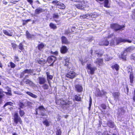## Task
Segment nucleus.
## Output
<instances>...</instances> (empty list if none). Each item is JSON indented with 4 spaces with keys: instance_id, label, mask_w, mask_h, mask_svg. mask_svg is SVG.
Instances as JSON below:
<instances>
[{
    "instance_id": "nucleus-55",
    "label": "nucleus",
    "mask_w": 135,
    "mask_h": 135,
    "mask_svg": "<svg viewBox=\"0 0 135 135\" xmlns=\"http://www.w3.org/2000/svg\"><path fill=\"white\" fill-rule=\"evenodd\" d=\"M101 96H102V95H103L104 94H106V93L104 90H102L101 91Z\"/></svg>"
},
{
    "instance_id": "nucleus-8",
    "label": "nucleus",
    "mask_w": 135,
    "mask_h": 135,
    "mask_svg": "<svg viewBox=\"0 0 135 135\" xmlns=\"http://www.w3.org/2000/svg\"><path fill=\"white\" fill-rule=\"evenodd\" d=\"M111 27L114 29L116 31L120 30L123 28L124 27V25L119 26L116 24H113L111 25Z\"/></svg>"
},
{
    "instance_id": "nucleus-49",
    "label": "nucleus",
    "mask_w": 135,
    "mask_h": 135,
    "mask_svg": "<svg viewBox=\"0 0 135 135\" xmlns=\"http://www.w3.org/2000/svg\"><path fill=\"white\" fill-rule=\"evenodd\" d=\"M13 104H14L13 103H12L11 102H9V105L13 106ZM13 106L11 107L10 108L9 107V109L11 110V109H13Z\"/></svg>"
},
{
    "instance_id": "nucleus-17",
    "label": "nucleus",
    "mask_w": 135,
    "mask_h": 135,
    "mask_svg": "<svg viewBox=\"0 0 135 135\" xmlns=\"http://www.w3.org/2000/svg\"><path fill=\"white\" fill-rule=\"evenodd\" d=\"M94 63L97 64V66H99L102 65L103 64V60L101 59H98L96 61H95Z\"/></svg>"
},
{
    "instance_id": "nucleus-19",
    "label": "nucleus",
    "mask_w": 135,
    "mask_h": 135,
    "mask_svg": "<svg viewBox=\"0 0 135 135\" xmlns=\"http://www.w3.org/2000/svg\"><path fill=\"white\" fill-rule=\"evenodd\" d=\"M68 50L66 46H62L60 49V51L61 53L65 54L66 53Z\"/></svg>"
},
{
    "instance_id": "nucleus-28",
    "label": "nucleus",
    "mask_w": 135,
    "mask_h": 135,
    "mask_svg": "<svg viewBox=\"0 0 135 135\" xmlns=\"http://www.w3.org/2000/svg\"><path fill=\"white\" fill-rule=\"evenodd\" d=\"M119 66L117 64H115L114 65H113L112 66V68L113 69H115L117 71L119 70Z\"/></svg>"
},
{
    "instance_id": "nucleus-48",
    "label": "nucleus",
    "mask_w": 135,
    "mask_h": 135,
    "mask_svg": "<svg viewBox=\"0 0 135 135\" xmlns=\"http://www.w3.org/2000/svg\"><path fill=\"white\" fill-rule=\"evenodd\" d=\"M19 105L20 107L22 108H23L25 107V105L22 103H20L19 104Z\"/></svg>"
},
{
    "instance_id": "nucleus-64",
    "label": "nucleus",
    "mask_w": 135,
    "mask_h": 135,
    "mask_svg": "<svg viewBox=\"0 0 135 135\" xmlns=\"http://www.w3.org/2000/svg\"><path fill=\"white\" fill-rule=\"evenodd\" d=\"M14 31H12V32H11V33L10 34L9 33V36H12L13 35Z\"/></svg>"
},
{
    "instance_id": "nucleus-3",
    "label": "nucleus",
    "mask_w": 135,
    "mask_h": 135,
    "mask_svg": "<svg viewBox=\"0 0 135 135\" xmlns=\"http://www.w3.org/2000/svg\"><path fill=\"white\" fill-rule=\"evenodd\" d=\"M88 68V72L89 74L93 75L94 73V71L97 69L95 67H92V65L90 64H88L87 66Z\"/></svg>"
},
{
    "instance_id": "nucleus-30",
    "label": "nucleus",
    "mask_w": 135,
    "mask_h": 135,
    "mask_svg": "<svg viewBox=\"0 0 135 135\" xmlns=\"http://www.w3.org/2000/svg\"><path fill=\"white\" fill-rule=\"evenodd\" d=\"M134 49V47H133L131 46L126 49L124 51H126L127 52H131V51L133 50Z\"/></svg>"
},
{
    "instance_id": "nucleus-27",
    "label": "nucleus",
    "mask_w": 135,
    "mask_h": 135,
    "mask_svg": "<svg viewBox=\"0 0 135 135\" xmlns=\"http://www.w3.org/2000/svg\"><path fill=\"white\" fill-rule=\"evenodd\" d=\"M110 127L113 128L114 127V123L112 121H109L107 124Z\"/></svg>"
},
{
    "instance_id": "nucleus-15",
    "label": "nucleus",
    "mask_w": 135,
    "mask_h": 135,
    "mask_svg": "<svg viewBox=\"0 0 135 135\" xmlns=\"http://www.w3.org/2000/svg\"><path fill=\"white\" fill-rule=\"evenodd\" d=\"M120 93L119 92H115L113 94V95L114 98V100L116 101L118 100L120 96Z\"/></svg>"
},
{
    "instance_id": "nucleus-38",
    "label": "nucleus",
    "mask_w": 135,
    "mask_h": 135,
    "mask_svg": "<svg viewBox=\"0 0 135 135\" xmlns=\"http://www.w3.org/2000/svg\"><path fill=\"white\" fill-rule=\"evenodd\" d=\"M112 59V57H109L108 55H106L105 56V60L107 61H109Z\"/></svg>"
},
{
    "instance_id": "nucleus-24",
    "label": "nucleus",
    "mask_w": 135,
    "mask_h": 135,
    "mask_svg": "<svg viewBox=\"0 0 135 135\" xmlns=\"http://www.w3.org/2000/svg\"><path fill=\"white\" fill-rule=\"evenodd\" d=\"M75 6L77 8L80 9H83L85 7V5H82L80 4H77L75 5Z\"/></svg>"
},
{
    "instance_id": "nucleus-46",
    "label": "nucleus",
    "mask_w": 135,
    "mask_h": 135,
    "mask_svg": "<svg viewBox=\"0 0 135 135\" xmlns=\"http://www.w3.org/2000/svg\"><path fill=\"white\" fill-rule=\"evenodd\" d=\"M92 103V99L90 97L89 99V107L88 108V109L89 110L90 109V108L91 105Z\"/></svg>"
},
{
    "instance_id": "nucleus-14",
    "label": "nucleus",
    "mask_w": 135,
    "mask_h": 135,
    "mask_svg": "<svg viewBox=\"0 0 135 135\" xmlns=\"http://www.w3.org/2000/svg\"><path fill=\"white\" fill-rule=\"evenodd\" d=\"M75 90L78 92H81L83 91V88L82 86L79 85H76L75 86Z\"/></svg>"
},
{
    "instance_id": "nucleus-54",
    "label": "nucleus",
    "mask_w": 135,
    "mask_h": 135,
    "mask_svg": "<svg viewBox=\"0 0 135 135\" xmlns=\"http://www.w3.org/2000/svg\"><path fill=\"white\" fill-rule=\"evenodd\" d=\"M27 104L28 106H31L32 105V103L30 102L27 101Z\"/></svg>"
},
{
    "instance_id": "nucleus-18",
    "label": "nucleus",
    "mask_w": 135,
    "mask_h": 135,
    "mask_svg": "<svg viewBox=\"0 0 135 135\" xmlns=\"http://www.w3.org/2000/svg\"><path fill=\"white\" fill-rule=\"evenodd\" d=\"M23 81L24 83L28 84L30 86H32L33 85V83L31 81L25 78L23 79Z\"/></svg>"
},
{
    "instance_id": "nucleus-22",
    "label": "nucleus",
    "mask_w": 135,
    "mask_h": 135,
    "mask_svg": "<svg viewBox=\"0 0 135 135\" xmlns=\"http://www.w3.org/2000/svg\"><path fill=\"white\" fill-rule=\"evenodd\" d=\"M127 55V53L126 51H124L123 52H122L120 58L123 60L125 61L126 60V56Z\"/></svg>"
},
{
    "instance_id": "nucleus-62",
    "label": "nucleus",
    "mask_w": 135,
    "mask_h": 135,
    "mask_svg": "<svg viewBox=\"0 0 135 135\" xmlns=\"http://www.w3.org/2000/svg\"><path fill=\"white\" fill-rule=\"evenodd\" d=\"M3 92L2 91V90L1 89H0V95H4L3 94Z\"/></svg>"
},
{
    "instance_id": "nucleus-35",
    "label": "nucleus",
    "mask_w": 135,
    "mask_h": 135,
    "mask_svg": "<svg viewBox=\"0 0 135 135\" xmlns=\"http://www.w3.org/2000/svg\"><path fill=\"white\" fill-rule=\"evenodd\" d=\"M96 95L97 97L101 96V91L99 89L97 90V92L96 93Z\"/></svg>"
},
{
    "instance_id": "nucleus-61",
    "label": "nucleus",
    "mask_w": 135,
    "mask_h": 135,
    "mask_svg": "<svg viewBox=\"0 0 135 135\" xmlns=\"http://www.w3.org/2000/svg\"><path fill=\"white\" fill-rule=\"evenodd\" d=\"M27 1L29 2L30 4H32V3L33 2V1L32 0H27Z\"/></svg>"
},
{
    "instance_id": "nucleus-58",
    "label": "nucleus",
    "mask_w": 135,
    "mask_h": 135,
    "mask_svg": "<svg viewBox=\"0 0 135 135\" xmlns=\"http://www.w3.org/2000/svg\"><path fill=\"white\" fill-rule=\"evenodd\" d=\"M101 107L104 109H105L106 108V106L104 104H102L101 105Z\"/></svg>"
},
{
    "instance_id": "nucleus-26",
    "label": "nucleus",
    "mask_w": 135,
    "mask_h": 135,
    "mask_svg": "<svg viewBox=\"0 0 135 135\" xmlns=\"http://www.w3.org/2000/svg\"><path fill=\"white\" fill-rule=\"evenodd\" d=\"M59 8L61 9H64L65 8V5L62 3L60 2L58 5Z\"/></svg>"
},
{
    "instance_id": "nucleus-51",
    "label": "nucleus",
    "mask_w": 135,
    "mask_h": 135,
    "mask_svg": "<svg viewBox=\"0 0 135 135\" xmlns=\"http://www.w3.org/2000/svg\"><path fill=\"white\" fill-rule=\"evenodd\" d=\"M10 66L12 68H14L15 67V65L13 63L11 62L10 63Z\"/></svg>"
},
{
    "instance_id": "nucleus-43",
    "label": "nucleus",
    "mask_w": 135,
    "mask_h": 135,
    "mask_svg": "<svg viewBox=\"0 0 135 135\" xmlns=\"http://www.w3.org/2000/svg\"><path fill=\"white\" fill-rule=\"evenodd\" d=\"M96 53L98 54V56H102V55L103 54V52L102 50L101 51L98 52V51H95Z\"/></svg>"
},
{
    "instance_id": "nucleus-44",
    "label": "nucleus",
    "mask_w": 135,
    "mask_h": 135,
    "mask_svg": "<svg viewBox=\"0 0 135 135\" xmlns=\"http://www.w3.org/2000/svg\"><path fill=\"white\" fill-rule=\"evenodd\" d=\"M53 76L52 75H50L49 76H48V77H47V80L48 83H49L50 85V81L49 80V79H50L51 80Z\"/></svg>"
},
{
    "instance_id": "nucleus-5",
    "label": "nucleus",
    "mask_w": 135,
    "mask_h": 135,
    "mask_svg": "<svg viewBox=\"0 0 135 135\" xmlns=\"http://www.w3.org/2000/svg\"><path fill=\"white\" fill-rule=\"evenodd\" d=\"M97 15L95 13H93L90 14H87L86 15H84L82 16H81L80 17H83V18H92L96 17Z\"/></svg>"
},
{
    "instance_id": "nucleus-29",
    "label": "nucleus",
    "mask_w": 135,
    "mask_h": 135,
    "mask_svg": "<svg viewBox=\"0 0 135 135\" xmlns=\"http://www.w3.org/2000/svg\"><path fill=\"white\" fill-rule=\"evenodd\" d=\"M49 26L51 28H52L54 30L56 29L57 28L56 25L52 23H50Z\"/></svg>"
},
{
    "instance_id": "nucleus-37",
    "label": "nucleus",
    "mask_w": 135,
    "mask_h": 135,
    "mask_svg": "<svg viewBox=\"0 0 135 135\" xmlns=\"http://www.w3.org/2000/svg\"><path fill=\"white\" fill-rule=\"evenodd\" d=\"M43 123L46 126H48L49 125V123L47 120H46L44 121H43Z\"/></svg>"
},
{
    "instance_id": "nucleus-12",
    "label": "nucleus",
    "mask_w": 135,
    "mask_h": 135,
    "mask_svg": "<svg viewBox=\"0 0 135 135\" xmlns=\"http://www.w3.org/2000/svg\"><path fill=\"white\" fill-rule=\"evenodd\" d=\"M61 39L62 44H68L70 43V42L68 41L67 38L64 36H62L61 37Z\"/></svg>"
},
{
    "instance_id": "nucleus-34",
    "label": "nucleus",
    "mask_w": 135,
    "mask_h": 135,
    "mask_svg": "<svg viewBox=\"0 0 135 135\" xmlns=\"http://www.w3.org/2000/svg\"><path fill=\"white\" fill-rule=\"evenodd\" d=\"M26 34L27 37L28 38H30L33 36V35L30 34L27 31L26 32Z\"/></svg>"
},
{
    "instance_id": "nucleus-9",
    "label": "nucleus",
    "mask_w": 135,
    "mask_h": 135,
    "mask_svg": "<svg viewBox=\"0 0 135 135\" xmlns=\"http://www.w3.org/2000/svg\"><path fill=\"white\" fill-rule=\"evenodd\" d=\"M37 110H38L39 111L40 113L42 116H44L45 115V114L44 112L46 111V110L43 106L39 107L37 109Z\"/></svg>"
},
{
    "instance_id": "nucleus-16",
    "label": "nucleus",
    "mask_w": 135,
    "mask_h": 135,
    "mask_svg": "<svg viewBox=\"0 0 135 135\" xmlns=\"http://www.w3.org/2000/svg\"><path fill=\"white\" fill-rule=\"evenodd\" d=\"M125 111L123 108L121 107L119 108L118 109L117 114L119 116H121L123 114L125 113Z\"/></svg>"
},
{
    "instance_id": "nucleus-36",
    "label": "nucleus",
    "mask_w": 135,
    "mask_h": 135,
    "mask_svg": "<svg viewBox=\"0 0 135 135\" xmlns=\"http://www.w3.org/2000/svg\"><path fill=\"white\" fill-rule=\"evenodd\" d=\"M129 78L130 81L131 83H132L133 80V76L132 73H131L130 75Z\"/></svg>"
},
{
    "instance_id": "nucleus-13",
    "label": "nucleus",
    "mask_w": 135,
    "mask_h": 135,
    "mask_svg": "<svg viewBox=\"0 0 135 135\" xmlns=\"http://www.w3.org/2000/svg\"><path fill=\"white\" fill-rule=\"evenodd\" d=\"M38 80L39 81V83L40 84H43L46 81L45 78L42 77H39Z\"/></svg>"
},
{
    "instance_id": "nucleus-63",
    "label": "nucleus",
    "mask_w": 135,
    "mask_h": 135,
    "mask_svg": "<svg viewBox=\"0 0 135 135\" xmlns=\"http://www.w3.org/2000/svg\"><path fill=\"white\" fill-rule=\"evenodd\" d=\"M103 135H109L107 131H105L104 132Z\"/></svg>"
},
{
    "instance_id": "nucleus-59",
    "label": "nucleus",
    "mask_w": 135,
    "mask_h": 135,
    "mask_svg": "<svg viewBox=\"0 0 135 135\" xmlns=\"http://www.w3.org/2000/svg\"><path fill=\"white\" fill-rule=\"evenodd\" d=\"M3 33L6 35H8V33L7 31L6 30H4L3 31Z\"/></svg>"
},
{
    "instance_id": "nucleus-60",
    "label": "nucleus",
    "mask_w": 135,
    "mask_h": 135,
    "mask_svg": "<svg viewBox=\"0 0 135 135\" xmlns=\"http://www.w3.org/2000/svg\"><path fill=\"white\" fill-rule=\"evenodd\" d=\"M12 47L13 48H15L16 47V45L15 44L12 43Z\"/></svg>"
},
{
    "instance_id": "nucleus-21",
    "label": "nucleus",
    "mask_w": 135,
    "mask_h": 135,
    "mask_svg": "<svg viewBox=\"0 0 135 135\" xmlns=\"http://www.w3.org/2000/svg\"><path fill=\"white\" fill-rule=\"evenodd\" d=\"M45 10L40 7L37 8L36 9L35 11V13L36 14H39V13L44 12Z\"/></svg>"
},
{
    "instance_id": "nucleus-53",
    "label": "nucleus",
    "mask_w": 135,
    "mask_h": 135,
    "mask_svg": "<svg viewBox=\"0 0 135 135\" xmlns=\"http://www.w3.org/2000/svg\"><path fill=\"white\" fill-rule=\"evenodd\" d=\"M4 95H0V104L2 103V98Z\"/></svg>"
},
{
    "instance_id": "nucleus-56",
    "label": "nucleus",
    "mask_w": 135,
    "mask_h": 135,
    "mask_svg": "<svg viewBox=\"0 0 135 135\" xmlns=\"http://www.w3.org/2000/svg\"><path fill=\"white\" fill-rule=\"evenodd\" d=\"M132 17L134 18H135V9H134L133 11Z\"/></svg>"
},
{
    "instance_id": "nucleus-2",
    "label": "nucleus",
    "mask_w": 135,
    "mask_h": 135,
    "mask_svg": "<svg viewBox=\"0 0 135 135\" xmlns=\"http://www.w3.org/2000/svg\"><path fill=\"white\" fill-rule=\"evenodd\" d=\"M57 104L62 105V107L64 109H66L68 106V105L67 102H65L64 100L62 99L57 100H56Z\"/></svg>"
},
{
    "instance_id": "nucleus-47",
    "label": "nucleus",
    "mask_w": 135,
    "mask_h": 135,
    "mask_svg": "<svg viewBox=\"0 0 135 135\" xmlns=\"http://www.w3.org/2000/svg\"><path fill=\"white\" fill-rule=\"evenodd\" d=\"M59 16L56 13H55L53 14V17L54 18H59Z\"/></svg>"
},
{
    "instance_id": "nucleus-50",
    "label": "nucleus",
    "mask_w": 135,
    "mask_h": 135,
    "mask_svg": "<svg viewBox=\"0 0 135 135\" xmlns=\"http://www.w3.org/2000/svg\"><path fill=\"white\" fill-rule=\"evenodd\" d=\"M61 131L60 130H57L56 132V135H61Z\"/></svg>"
},
{
    "instance_id": "nucleus-11",
    "label": "nucleus",
    "mask_w": 135,
    "mask_h": 135,
    "mask_svg": "<svg viewBox=\"0 0 135 135\" xmlns=\"http://www.w3.org/2000/svg\"><path fill=\"white\" fill-rule=\"evenodd\" d=\"M47 61L49 63H52L50 66H53V63L56 60V58L54 56H52L49 57L47 59Z\"/></svg>"
},
{
    "instance_id": "nucleus-10",
    "label": "nucleus",
    "mask_w": 135,
    "mask_h": 135,
    "mask_svg": "<svg viewBox=\"0 0 135 135\" xmlns=\"http://www.w3.org/2000/svg\"><path fill=\"white\" fill-rule=\"evenodd\" d=\"M33 72L32 70L30 69H26L24 71H23L20 74V77L22 78L24 76L25 74L26 73L28 74H31Z\"/></svg>"
},
{
    "instance_id": "nucleus-4",
    "label": "nucleus",
    "mask_w": 135,
    "mask_h": 135,
    "mask_svg": "<svg viewBox=\"0 0 135 135\" xmlns=\"http://www.w3.org/2000/svg\"><path fill=\"white\" fill-rule=\"evenodd\" d=\"M110 37H111V36L109 35L107 37H105L104 38V40L100 44V45L105 46H108L109 43L108 40H110Z\"/></svg>"
},
{
    "instance_id": "nucleus-1",
    "label": "nucleus",
    "mask_w": 135,
    "mask_h": 135,
    "mask_svg": "<svg viewBox=\"0 0 135 135\" xmlns=\"http://www.w3.org/2000/svg\"><path fill=\"white\" fill-rule=\"evenodd\" d=\"M109 35L111 36V37H110V38H112L110 43V45L111 46L116 45L121 42H128L129 43L131 42V41L129 40L123 39L120 38H115V35L112 34Z\"/></svg>"
},
{
    "instance_id": "nucleus-52",
    "label": "nucleus",
    "mask_w": 135,
    "mask_h": 135,
    "mask_svg": "<svg viewBox=\"0 0 135 135\" xmlns=\"http://www.w3.org/2000/svg\"><path fill=\"white\" fill-rule=\"evenodd\" d=\"M132 68L131 66H129L127 68V70L128 71V73H129L131 71H132Z\"/></svg>"
},
{
    "instance_id": "nucleus-32",
    "label": "nucleus",
    "mask_w": 135,
    "mask_h": 135,
    "mask_svg": "<svg viewBox=\"0 0 135 135\" xmlns=\"http://www.w3.org/2000/svg\"><path fill=\"white\" fill-rule=\"evenodd\" d=\"M80 95H76L75 96L74 98L75 100L77 101H80L81 99V98L80 97Z\"/></svg>"
},
{
    "instance_id": "nucleus-25",
    "label": "nucleus",
    "mask_w": 135,
    "mask_h": 135,
    "mask_svg": "<svg viewBox=\"0 0 135 135\" xmlns=\"http://www.w3.org/2000/svg\"><path fill=\"white\" fill-rule=\"evenodd\" d=\"M26 93L30 96L33 98H36L37 97L36 95L30 92H26Z\"/></svg>"
},
{
    "instance_id": "nucleus-6",
    "label": "nucleus",
    "mask_w": 135,
    "mask_h": 135,
    "mask_svg": "<svg viewBox=\"0 0 135 135\" xmlns=\"http://www.w3.org/2000/svg\"><path fill=\"white\" fill-rule=\"evenodd\" d=\"M14 122L16 124H17L18 123L20 124H21L22 122V121L20 117L18 115V114L17 113H16L14 116Z\"/></svg>"
},
{
    "instance_id": "nucleus-40",
    "label": "nucleus",
    "mask_w": 135,
    "mask_h": 135,
    "mask_svg": "<svg viewBox=\"0 0 135 135\" xmlns=\"http://www.w3.org/2000/svg\"><path fill=\"white\" fill-rule=\"evenodd\" d=\"M19 109H20V114L21 116L22 117L25 114V112H24V111L23 110H21L20 108H19Z\"/></svg>"
},
{
    "instance_id": "nucleus-45",
    "label": "nucleus",
    "mask_w": 135,
    "mask_h": 135,
    "mask_svg": "<svg viewBox=\"0 0 135 135\" xmlns=\"http://www.w3.org/2000/svg\"><path fill=\"white\" fill-rule=\"evenodd\" d=\"M60 2L56 0L53 1H52V3L54 4H56L58 6Z\"/></svg>"
},
{
    "instance_id": "nucleus-31",
    "label": "nucleus",
    "mask_w": 135,
    "mask_h": 135,
    "mask_svg": "<svg viewBox=\"0 0 135 135\" xmlns=\"http://www.w3.org/2000/svg\"><path fill=\"white\" fill-rule=\"evenodd\" d=\"M101 1H103L104 3V6L106 7H108V0H99Z\"/></svg>"
},
{
    "instance_id": "nucleus-57",
    "label": "nucleus",
    "mask_w": 135,
    "mask_h": 135,
    "mask_svg": "<svg viewBox=\"0 0 135 135\" xmlns=\"http://www.w3.org/2000/svg\"><path fill=\"white\" fill-rule=\"evenodd\" d=\"M15 61H18L19 60V58L17 56H15Z\"/></svg>"
},
{
    "instance_id": "nucleus-42",
    "label": "nucleus",
    "mask_w": 135,
    "mask_h": 135,
    "mask_svg": "<svg viewBox=\"0 0 135 135\" xmlns=\"http://www.w3.org/2000/svg\"><path fill=\"white\" fill-rule=\"evenodd\" d=\"M18 47L19 49L21 50L22 51L24 49L23 45H22V43H21L19 44L18 46Z\"/></svg>"
},
{
    "instance_id": "nucleus-41",
    "label": "nucleus",
    "mask_w": 135,
    "mask_h": 135,
    "mask_svg": "<svg viewBox=\"0 0 135 135\" xmlns=\"http://www.w3.org/2000/svg\"><path fill=\"white\" fill-rule=\"evenodd\" d=\"M31 19H29L27 20H23V25H24L26 24L28 22L31 21Z\"/></svg>"
},
{
    "instance_id": "nucleus-7",
    "label": "nucleus",
    "mask_w": 135,
    "mask_h": 135,
    "mask_svg": "<svg viewBox=\"0 0 135 135\" xmlns=\"http://www.w3.org/2000/svg\"><path fill=\"white\" fill-rule=\"evenodd\" d=\"M76 76L75 73L73 71H70L68 72L66 75L67 79H72L74 78Z\"/></svg>"
},
{
    "instance_id": "nucleus-20",
    "label": "nucleus",
    "mask_w": 135,
    "mask_h": 135,
    "mask_svg": "<svg viewBox=\"0 0 135 135\" xmlns=\"http://www.w3.org/2000/svg\"><path fill=\"white\" fill-rule=\"evenodd\" d=\"M36 62L40 64H43L46 63V61L43 59H40L39 58H37L35 59Z\"/></svg>"
},
{
    "instance_id": "nucleus-33",
    "label": "nucleus",
    "mask_w": 135,
    "mask_h": 135,
    "mask_svg": "<svg viewBox=\"0 0 135 135\" xmlns=\"http://www.w3.org/2000/svg\"><path fill=\"white\" fill-rule=\"evenodd\" d=\"M44 90H47L49 89V86L47 84H44L42 86Z\"/></svg>"
},
{
    "instance_id": "nucleus-23",
    "label": "nucleus",
    "mask_w": 135,
    "mask_h": 135,
    "mask_svg": "<svg viewBox=\"0 0 135 135\" xmlns=\"http://www.w3.org/2000/svg\"><path fill=\"white\" fill-rule=\"evenodd\" d=\"M64 59L65 62V65L66 66H67L69 68L68 66L69 65V64L70 63L69 62V58L66 56L64 58Z\"/></svg>"
},
{
    "instance_id": "nucleus-39",
    "label": "nucleus",
    "mask_w": 135,
    "mask_h": 135,
    "mask_svg": "<svg viewBox=\"0 0 135 135\" xmlns=\"http://www.w3.org/2000/svg\"><path fill=\"white\" fill-rule=\"evenodd\" d=\"M44 46V45L42 43H41L38 45V49L39 50H40L43 48Z\"/></svg>"
}]
</instances>
